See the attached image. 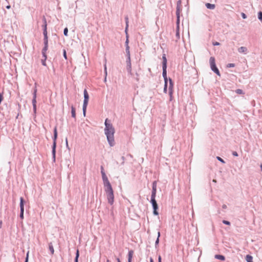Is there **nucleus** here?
Instances as JSON below:
<instances>
[{"label": "nucleus", "instance_id": "nucleus-22", "mask_svg": "<svg viewBox=\"0 0 262 262\" xmlns=\"http://www.w3.org/2000/svg\"><path fill=\"white\" fill-rule=\"evenodd\" d=\"M134 251L133 250H130L128 253V261L127 262H132V259L133 257Z\"/></svg>", "mask_w": 262, "mask_h": 262}, {"label": "nucleus", "instance_id": "nucleus-3", "mask_svg": "<svg viewBox=\"0 0 262 262\" xmlns=\"http://www.w3.org/2000/svg\"><path fill=\"white\" fill-rule=\"evenodd\" d=\"M83 95H84V100H83V106H82V112H83V114L84 116H85V114H86V107L88 104L89 99V95L88 91L86 89H84V90Z\"/></svg>", "mask_w": 262, "mask_h": 262}, {"label": "nucleus", "instance_id": "nucleus-39", "mask_svg": "<svg viewBox=\"0 0 262 262\" xmlns=\"http://www.w3.org/2000/svg\"><path fill=\"white\" fill-rule=\"evenodd\" d=\"M29 261V251L27 252L26 254V257L25 258V262H28Z\"/></svg>", "mask_w": 262, "mask_h": 262}, {"label": "nucleus", "instance_id": "nucleus-10", "mask_svg": "<svg viewBox=\"0 0 262 262\" xmlns=\"http://www.w3.org/2000/svg\"><path fill=\"white\" fill-rule=\"evenodd\" d=\"M169 85L168 88L169 90V100L172 101V93H173V83L171 78H169Z\"/></svg>", "mask_w": 262, "mask_h": 262}, {"label": "nucleus", "instance_id": "nucleus-25", "mask_svg": "<svg viewBox=\"0 0 262 262\" xmlns=\"http://www.w3.org/2000/svg\"><path fill=\"white\" fill-rule=\"evenodd\" d=\"M246 260L247 262H253V257L250 255H247L246 256Z\"/></svg>", "mask_w": 262, "mask_h": 262}, {"label": "nucleus", "instance_id": "nucleus-8", "mask_svg": "<svg viewBox=\"0 0 262 262\" xmlns=\"http://www.w3.org/2000/svg\"><path fill=\"white\" fill-rule=\"evenodd\" d=\"M36 93H37V89L35 88L34 89L33 93V99H32V105H33V110L34 114L36 113Z\"/></svg>", "mask_w": 262, "mask_h": 262}, {"label": "nucleus", "instance_id": "nucleus-1", "mask_svg": "<svg viewBox=\"0 0 262 262\" xmlns=\"http://www.w3.org/2000/svg\"><path fill=\"white\" fill-rule=\"evenodd\" d=\"M108 119H106L104 122V134L106 136L107 140L110 146L115 145L114 134L115 130L113 125L107 122Z\"/></svg>", "mask_w": 262, "mask_h": 262}, {"label": "nucleus", "instance_id": "nucleus-62", "mask_svg": "<svg viewBox=\"0 0 262 262\" xmlns=\"http://www.w3.org/2000/svg\"><path fill=\"white\" fill-rule=\"evenodd\" d=\"M106 262H110V260L108 259H107L106 260Z\"/></svg>", "mask_w": 262, "mask_h": 262}, {"label": "nucleus", "instance_id": "nucleus-60", "mask_svg": "<svg viewBox=\"0 0 262 262\" xmlns=\"http://www.w3.org/2000/svg\"><path fill=\"white\" fill-rule=\"evenodd\" d=\"M117 262H121L119 258H117Z\"/></svg>", "mask_w": 262, "mask_h": 262}, {"label": "nucleus", "instance_id": "nucleus-35", "mask_svg": "<svg viewBox=\"0 0 262 262\" xmlns=\"http://www.w3.org/2000/svg\"><path fill=\"white\" fill-rule=\"evenodd\" d=\"M43 37H48L47 30H43Z\"/></svg>", "mask_w": 262, "mask_h": 262}, {"label": "nucleus", "instance_id": "nucleus-16", "mask_svg": "<svg viewBox=\"0 0 262 262\" xmlns=\"http://www.w3.org/2000/svg\"><path fill=\"white\" fill-rule=\"evenodd\" d=\"M238 52L240 53L246 54L248 53V49L245 47H241L238 49Z\"/></svg>", "mask_w": 262, "mask_h": 262}, {"label": "nucleus", "instance_id": "nucleus-28", "mask_svg": "<svg viewBox=\"0 0 262 262\" xmlns=\"http://www.w3.org/2000/svg\"><path fill=\"white\" fill-rule=\"evenodd\" d=\"M43 45L48 46V37H43Z\"/></svg>", "mask_w": 262, "mask_h": 262}, {"label": "nucleus", "instance_id": "nucleus-48", "mask_svg": "<svg viewBox=\"0 0 262 262\" xmlns=\"http://www.w3.org/2000/svg\"><path fill=\"white\" fill-rule=\"evenodd\" d=\"M121 159H122V160H121V161H122V162H121V164H122V165H123V164H124V160H125V158H124V157H123V156L121 157Z\"/></svg>", "mask_w": 262, "mask_h": 262}, {"label": "nucleus", "instance_id": "nucleus-46", "mask_svg": "<svg viewBox=\"0 0 262 262\" xmlns=\"http://www.w3.org/2000/svg\"><path fill=\"white\" fill-rule=\"evenodd\" d=\"M164 85H168V78L167 77L166 79H164Z\"/></svg>", "mask_w": 262, "mask_h": 262}, {"label": "nucleus", "instance_id": "nucleus-32", "mask_svg": "<svg viewBox=\"0 0 262 262\" xmlns=\"http://www.w3.org/2000/svg\"><path fill=\"white\" fill-rule=\"evenodd\" d=\"M63 34L64 36H67L68 35V28H65L63 30Z\"/></svg>", "mask_w": 262, "mask_h": 262}, {"label": "nucleus", "instance_id": "nucleus-20", "mask_svg": "<svg viewBox=\"0 0 262 262\" xmlns=\"http://www.w3.org/2000/svg\"><path fill=\"white\" fill-rule=\"evenodd\" d=\"M42 21H43V25H42V28L43 30H47V20H46V18H45V16L43 17Z\"/></svg>", "mask_w": 262, "mask_h": 262}, {"label": "nucleus", "instance_id": "nucleus-55", "mask_svg": "<svg viewBox=\"0 0 262 262\" xmlns=\"http://www.w3.org/2000/svg\"><path fill=\"white\" fill-rule=\"evenodd\" d=\"M104 70H105V75H106V65H104Z\"/></svg>", "mask_w": 262, "mask_h": 262}, {"label": "nucleus", "instance_id": "nucleus-14", "mask_svg": "<svg viewBox=\"0 0 262 262\" xmlns=\"http://www.w3.org/2000/svg\"><path fill=\"white\" fill-rule=\"evenodd\" d=\"M157 181H155L152 183V191L151 197H156L157 192Z\"/></svg>", "mask_w": 262, "mask_h": 262}, {"label": "nucleus", "instance_id": "nucleus-47", "mask_svg": "<svg viewBox=\"0 0 262 262\" xmlns=\"http://www.w3.org/2000/svg\"><path fill=\"white\" fill-rule=\"evenodd\" d=\"M232 155L233 156H234V157H237L238 156V154H237V152L236 151H234L232 152Z\"/></svg>", "mask_w": 262, "mask_h": 262}, {"label": "nucleus", "instance_id": "nucleus-42", "mask_svg": "<svg viewBox=\"0 0 262 262\" xmlns=\"http://www.w3.org/2000/svg\"><path fill=\"white\" fill-rule=\"evenodd\" d=\"M242 17L243 19H246L247 18V15L245 13L242 12L241 13Z\"/></svg>", "mask_w": 262, "mask_h": 262}, {"label": "nucleus", "instance_id": "nucleus-11", "mask_svg": "<svg viewBox=\"0 0 262 262\" xmlns=\"http://www.w3.org/2000/svg\"><path fill=\"white\" fill-rule=\"evenodd\" d=\"M107 195V199L108 201V203L110 205H112L114 203V191H111L109 192L106 193Z\"/></svg>", "mask_w": 262, "mask_h": 262}, {"label": "nucleus", "instance_id": "nucleus-19", "mask_svg": "<svg viewBox=\"0 0 262 262\" xmlns=\"http://www.w3.org/2000/svg\"><path fill=\"white\" fill-rule=\"evenodd\" d=\"M102 178L103 181L104 185L110 183L108 180L107 176L105 174V173H102Z\"/></svg>", "mask_w": 262, "mask_h": 262}, {"label": "nucleus", "instance_id": "nucleus-6", "mask_svg": "<svg viewBox=\"0 0 262 262\" xmlns=\"http://www.w3.org/2000/svg\"><path fill=\"white\" fill-rule=\"evenodd\" d=\"M176 16H177V21H176V36L178 39H179L180 38V16H179V9L178 8L177 10L176 11Z\"/></svg>", "mask_w": 262, "mask_h": 262}, {"label": "nucleus", "instance_id": "nucleus-53", "mask_svg": "<svg viewBox=\"0 0 262 262\" xmlns=\"http://www.w3.org/2000/svg\"><path fill=\"white\" fill-rule=\"evenodd\" d=\"M6 8L7 9H9L10 8H11V6L10 5H7Z\"/></svg>", "mask_w": 262, "mask_h": 262}, {"label": "nucleus", "instance_id": "nucleus-43", "mask_svg": "<svg viewBox=\"0 0 262 262\" xmlns=\"http://www.w3.org/2000/svg\"><path fill=\"white\" fill-rule=\"evenodd\" d=\"M167 91V85H164L163 92H164V93H166Z\"/></svg>", "mask_w": 262, "mask_h": 262}, {"label": "nucleus", "instance_id": "nucleus-61", "mask_svg": "<svg viewBox=\"0 0 262 262\" xmlns=\"http://www.w3.org/2000/svg\"><path fill=\"white\" fill-rule=\"evenodd\" d=\"M260 169H261V170L262 171V164H261V165H260Z\"/></svg>", "mask_w": 262, "mask_h": 262}, {"label": "nucleus", "instance_id": "nucleus-38", "mask_svg": "<svg viewBox=\"0 0 262 262\" xmlns=\"http://www.w3.org/2000/svg\"><path fill=\"white\" fill-rule=\"evenodd\" d=\"M227 67L228 68H233V67H235V64L234 63H228L227 66Z\"/></svg>", "mask_w": 262, "mask_h": 262}, {"label": "nucleus", "instance_id": "nucleus-4", "mask_svg": "<svg viewBox=\"0 0 262 262\" xmlns=\"http://www.w3.org/2000/svg\"><path fill=\"white\" fill-rule=\"evenodd\" d=\"M210 64V68L211 70L214 72L218 76H221L220 72L216 66L215 58L213 57H211L209 59Z\"/></svg>", "mask_w": 262, "mask_h": 262}, {"label": "nucleus", "instance_id": "nucleus-51", "mask_svg": "<svg viewBox=\"0 0 262 262\" xmlns=\"http://www.w3.org/2000/svg\"><path fill=\"white\" fill-rule=\"evenodd\" d=\"M158 262H162V258L160 255L158 257Z\"/></svg>", "mask_w": 262, "mask_h": 262}, {"label": "nucleus", "instance_id": "nucleus-31", "mask_svg": "<svg viewBox=\"0 0 262 262\" xmlns=\"http://www.w3.org/2000/svg\"><path fill=\"white\" fill-rule=\"evenodd\" d=\"M258 18L260 21H262V12L261 11H259L258 12Z\"/></svg>", "mask_w": 262, "mask_h": 262}, {"label": "nucleus", "instance_id": "nucleus-29", "mask_svg": "<svg viewBox=\"0 0 262 262\" xmlns=\"http://www.w3.org/2000/svg\"><path fill=\"white\" fill-rule=\"evenodd\" d=\"M48 46H44V47L42 48V51H41V54L46 53L47 51L48 50Z\"/></svg>", "mask_w": 262, "mask_h": 262}, {"label": "nucleus", "instance_id": "nucleus-59", "mask_svg": "<svg viewBox=\"0 0 262 262\" xmlns=\"http://www.w3.org/2000/svg\"><path fill=\"white\" fill-rule=\"evenodd\" d=\"M150 262H154V260L151 257L150 258Z\"/></svg>", "mask_w": 262, "mask_h": 262}, {"label": "nucleus", "instance_id": "nucleus-36", "mask_svg": "<svg viewBox=\"0 0 262 262\" xmlns=\"http://www.w3.org/2000/svg\"><path fill=\"white\" fill-rule=\"evenodd\" d=\"M159 244V238H157V239L156 240V242H155V247L156 248H157Z\"/></svg>", "mask_w": 262, "mask_h": 262}, {"label": "nucleus", "instance_id": "nucleus-50", "mask_svg": "<svg viewBox=\"0 0 262 262\" xmlns=\"http://www.w3.org/2000/svg\"><path fill=\"white\" fill-rule=\"evenodd\" d=\"M136 80H137V81H139V74H138L137 73H136Z\"/></svg>", "mask_w": 262, "mask_h": 262}, {"label": "nucleus", "instance_id": "nucleus-5", "mask_svg": "<svg viewBox=\"0 0 262 262\" xmlns=\"http://www.w3.org/2000/svg\"><path fill=\"white\" fill-rule=\"evenodd\" d=\"M162 76L164 79H166L167 76V59L165 54L162 56Z\"/></svg>", "mask_w": 262, "mask_h": 262}, {"label": "nucleus", "instance_id": "nucleus-21", "mask_svg": "<svg viewBox=\"0 0 262 262\" xmlns=\"http://www.w3.org/2000/svg\"><path fill=\"white\" fill-rule=\"evenodd\" d=\"M206 8L208 9L213 10L215 8V5L210 3H206L205 4Z\"/></svg>", "mask_w": 262, "mask_h": 262}, {"label": "nucleus", "instance_id": "nucleus-44", "mask_svg": "<svg viewBox=\"0 0 262 262\" xmlns=\"http://www.w3.org/2000/svg\"><path fill=\"white\" fill-rule=\"evenodd\" d=\"M42 57L43 58V59L47 60V55L46 53L42 54Z\"/></svg>", "mask_w": 262, "mask_h": 262}, {"label": "nucleus", "instance_id": "nucleus-40", "mask_svg": "<svg viewBox=\"0 0 262 262\" xmlns=\"http://www.w3.org/2000/svg\"><path fill=\"white\" fill-rule=\"evenodd\" d=\"M236 92L237 94H242L243 93V90H241V89H237L236 90Z\"/></svg>", "mask_w": 262, "mask_h": 262}, {"label": "nucleus", "instance_id": "nucleus-56", "mask_svg": "<svg viewBox=\"0 0 262 262\" xmlns=\"http://www.w3.org/2000/svg\"><path fill=\"white\" fill-rule=\"evenodd\" d=\"M148 72L150 73H151V69L150 68H148Z\"/></svg>", "mask_w": 262, "mask_h": 262}, {"label": "nucleus", "instance_id": "nucleus-17", "mask_svg": "<svg viewBox=\"0 0 262 262\" xmlns=\"http://www.w3.org/2000/svg\"><path fill=\"white\" fill-rule=\"evenodd\" d=\"M125 24H126V26H125V33H126V37L127 36V35L128 36V34H127V30H128V16H125Z\"/></svg>", "mask_w": 262, "mask_h": 262}, {"label": "nucleus", "instance_id": "nucleus-49", "mask_svg": "<svg viewBox=\"0 0 262 262\" xmlns=\"http://www.w3.org/2000/svg\"><path fill=\"white\" fill-rule=\"evenodd\" d=\"M101 174H102V173H105V172L104 171L103 167L102 166H101Z\"/></svg>", "mask_w": 262, "mask_h": 262}, {"label": "nucleus", "instance_id": "nucleus-12", "mask_svg": "<svg viewBox=\"0 0 262 262\" xmlns=\"http://www.w3.org/2000/svg\"><path fill=\"white\" fill-rule=\"evenodd\" d=\"M129 40H128V36L127 35L126 40L125 42V52L126 53L127 58H130V52H129V47L128 46Z\"/></svg>", "mask_w": 262, "mask_h": 262}, {"label": "nucleus", "instance_id": "nucleus-54", "mask_svg": "<svg viewBox=\"0 0 262 262\" xmlns=\"http://www.w3.org/2000/svg\"><path fill=\"white\" fill-rule=\"evenodd\" d=\"M160 236V232L158 231L157 238H159Z\"/></svg>", "mask_w": 262, "mask_h": 262}, {"label": "nucleus", "instance_id": "nucleus-7", "mask_svg": "<svg viewBox=\"0 0 262 262\" xmlns=\"http://www.w3.org/2000/svg\"><path fill=\"white\" fill-rule=\"evenodd\" d=\"M150 202V203L152 205V208H153V210H153V214L155 215H158L159 213H158V212L157 211V210L158 209V204H157V201L156 200V197H151Z\"/></svg>", "mask_w": 262, "mask_h": 262}, {"label": "nucleus", "instance_id": "nucleus-24", "mask_svg": "<svg viewBox=\"0 0 262 262\" xmlns=\"http://www.w3.org/2000/svg\"><path fill=\"white\" fill-rule=\"evenodd\" d=\"M215 258L217 259L221 260H224L225 259V257L224 255H220V254L215 255Z\"/></svg>", "mask_w": 262, "mask_h": 262}, {"label": "nucleus", "instance_id": "nucleus-9", "mask_svg": "<svg viewBox=\"0 0 262 262\" xmlns=\"http://www.w3.org/2000/svg\"><path fill=\"white\" fill-rule=\"evenodd\" d=\"M25 200L23 197H20V214L19 217L21 220H23L24 218V204H25Z\"/></svg>", "mask_w": 262, "mask_h": 262}, {"label": "nucleus", "instance_id": "nucleus-34", "mask_svg": "<svg viewBox=\"0 0 262 262\" xmlns=\"http://www.w3.org/2000/svg\"><path fill=\"white\" fill-rule=\"evenodd\" d=\"M222 222L225 225H230V222L228 221L223 220Z\"/></svg>", "mask_w": 262, "mask_h": 262}, {"label": "nucleus", "instance_id": "nucleus-41", "mask_svg": "<svg viewBox=\"0 0 262 262\" xmlns=\"http://www.w3.org/2000/svg\"><path fill=\"white\" fill-rule=\"evenodd\" d=\"M41 63L43 66H46V60L41 59Z\"/></svg>", "mask_w": 262, "mask_h": 262}, {"label": "nucleus", "instance_id": "nucleus-2", "mask_svg": "<svg viewBox=\"0 0 262 262\" xmlns=\"http://www.w3.org/2000/svg\"><path fill=\"white\" fill-rule=\"evenodd\" d=\"M53 143L52 146V158H53V161L54 162L56 161V140L57 138V127L56 126L55 127L53 130Z\"/></svg>", "mask_w": 262, "mask_h": 262}, {"label": "nucleus", "instance_id": "nucleus-37", "mask_svg": "<svg viewBox=\"0 0 262 262\" xmlns=\"http://www.w3.org/2000/svg\"><path fill=\"white\" fill-rule=\"evenodd\" d=\"M63 57L64 58L67 59V52H66V51L65 49L63 50Z\"/></svg>", "mask_w": 262, "mask_h": 262}, {"label": "nucleus", "instance_id": "nucleus-52", "mask_svg": "<svg viewBox=\"0 0 262 262\" xmlns=\"http://www.w3.org/2000/svg\"><path fill=\"white\" fill-rule=\"evenodd\" d=\"M227 205H225V204H224V205H222V208H223V209H226V208H227Z\"/></svg>", "mask_w": 262, "mask_h": 262}, {"label": "nucleus", "instance_id": "nucleus-15", "mask_svg": "<svg viewBox=\"0 0 262 262\" xmlns=\"http://www.w3.org/2000/svg\"><path fill=\"white\" fill-rule=\"evenodd\" d=\"M104 190L106 193L113 191L111 183H107L104 185Z\"/></svg>", "mask_w": 262, "mask_h": 262}, {"label": "nucleus", "instance_id": "nucleus-27", "mask_svg": "<svg viewBox=\"0 0 262 262\" xmlns=\"http://www.w3.org/2000/svg\"><path fill=\"white\" fill-rule=\"evenodd\" d=\"M79 257V252L78 249L77 250L76 252V256L74 259V262H78V258Z\"/></svg>", "mask_w": 262, "mask_h": 262}, {"label": "nucleus", "instance_id": "nucleus-63", "mask_svg": "<svg viewBox=\"0 0 262 262\" xmlns=\"http://www.w3.org/2000/svg\"><path fill=\"white\" fill-rule=\"evenodd\" d=\"M213 182H216V180H213Z\"/></svg>", "mask_w": 262, "mask_h": 262}, {"label": "nucleus", "instance_id": "nucleus-13", "mask_svg": "<svg viewBox=\"0 0 262 262\" xmlns=\"http://www.w3.org/2000/svg\"><path fill=\"white\" fill-rule=\"evenodd\" d=\"M126 70L128 72V73L132 75V64H131V60L130 58H126Z\"/></svg>", "mask_w": 262, "mask_h": 262}, {"label": "nucleus", "instance_id": "nucleus-57", "mask_svg": "<svg viewBox=\"0 0 262 262\" xmlns=\"http://www.w3.org/2000/svg\"><path fill=\"white\" fill-rule=\"evenodd\" d=\"M66 145H67V147H68V140H67V139H66Z\"/></svg>", "mask_w": 262, "mask_h": 262}, {"label": "nucleus", "instance_id": "nucleus-30", "mask_svg": "<svg viewBox=\"0 0 262 262\" xmlns=\"http://www.w3.org/2000/svg\"><path fill=\"white\" fill-rule=\"evenodd\" d=\"M181 2L180 0L178 1L177 2V9L179 8V16L180 17V5H181ZM177 9H176V11Z\"/></svg>", "mask_w": 262, "mask_h": 262}, {"label": "nucleus", "instance_id": "nucleus-58", "mask_svg": "<svg viewBox=\"0 0 262 262\" xmlns=\"http://www.w3.org/2000/svg\"><path fill=\"white\" fill-rule=\"evenodd\" d=\"M2 222L0 221V228H2Z\"/></svg>", "mask_w": 262, "mask_h": 262}, {"label": "nucleus", "instance_id": "nucleus-18", "mask_svg": "<svg viewBox=\"0 0 262 262\" xmlns=\"http://www.w3.org/2000/svg\"><path fill=\"white\" fill-rule=\"evenodd\" d=\"M102 178L103 181L104 185L110 183L108 180L107 176L105 174V173H102Z\"/></svg>", "mask_w": 262, "mask_h": 262}, {"label": "nucleus", "instance_id": "nucleus-33", "mask_svg": "<svg viewBox=\"0 0 262 262\" xmlns=\"http://www.w3.org/2000/svg\"><path fill=\"white\" fill-rule=\"evenodd\" d=\"M216 159H217V160H219V161H220L222 163H225V161L222 158H221V157H220L219 156L216 157Z\"/></svg>", "mask_w": 262, "mask_h": 262}, {"label": "nucleus", "instance_id": "nucleus-23", "mask_svg": "<svg viewBox=\"0 0 262 262\" xmlns=\"http://www.w3.org/2000/svg\"><path fill=\"white\" fill-rule=\"evenodd\" d=\"M71 115L73 118H76V110L73 106H71Z\"/></svg>", "mask_w": 262, "mask_h": 262}, {"label": "nucleus", "instance_id": "nucleus-26", "mask_svg": "<svg viewBox=\"0 0 262 262\" xmlns=\"http://www.w3.org/2000/svg\"><path fill=\"white\" fill-rule=\"evenodd\" d=\"M49 250L50 251V252L51 253V254L53 255L54 254V248H53V246L52 245V244L51 243H50L49 244Z\"/></svg>", "mask_w": 262, "mask_h": 262}, {"label": "nucleus", "instance_id": "nucleus-45", "mask_svg": "<svg viewBox=\"0 0 262 262\" xmlns=\"http://www.w3.org/2000/svg\"><path fill=\"white\" fill-rule=\"evenodd\" d=\"M213 45L214 46H219L220 45V43L219 42H217V41H215V42H213L212 43Z\"/></svg>", "mask_w": 262, "mask_h": 262}]
</instances>
